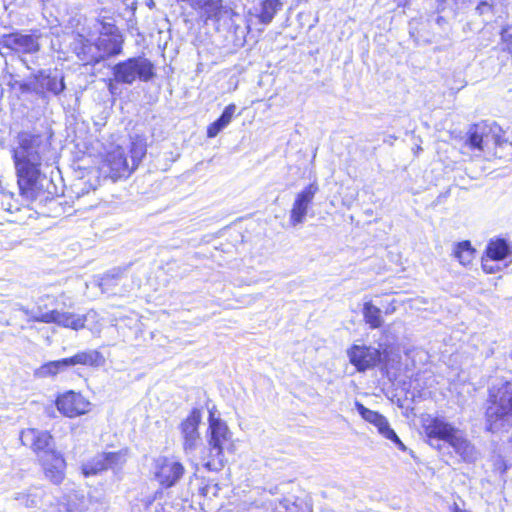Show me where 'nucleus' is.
Returning a JSON list of instances; mask_svg holds the SVG:
<instances>
[{"mask_svg": "<svg viewBox=\"0 0 512 512\" xmlns=\"http://www.w3.org/2000/svg\"><path fill=\"white\" fill-rule=\"evenodd\" d=\"M106 458L104 453L95 455L91 460L87 461L82 465V473L84 476L96 475L102 471L107 470Z\"/></svg>", "mask_w": 512, "mask_h": 512, "instance_id": "nucleus-29", "label": "nucleus"}, {"mask_svg": "<svg viewBox=\"0 0 512 512\" xmlns=\"http://www.w3.org/2000/svg\"><path fill=\"white\" fill-rule=\"evenodd\" d=\"M22 62L26 65V67H27L28 69H30V67L27 65L26 60L22 59Z\"/></svg>", "mask_w": 512, "mask_h": 512, "instance_id": "nucleus-41", "label": "nucleus"}, {"mask_svg": "<svg viewBox=\"0 0 512 512\" xmlns=\"http://www.w3.org/2000/svg\"><path fill=\"white\" fill-rule=\"evenodd\" d=\"M183 465L166 457H159L155 460L154 476L164 488L173 487L183 476Z\"/></svg>", "mask_w": 512, "mask_h": 512, "instance_id": "nucleus-13", "label": "nucleus"}, {"mask_svg": "<svg viewBox=\"0 0 512 512\" xmlns=\"http://www.w3.org/2000/svg\"><path fill=\"white\" fill-rule=\"evenodd\" d=\"M114 34H120L118 28L113 23L103 22L99 31V36H114Z\"/></svg>", "mask_w": 512, "mask_h": 512, "instance_id": "nucleus-35", "label": "nucleus"}, {"mask_svg": "<svg viewBox=\"0 0 512 512\" xmlns=\"http://www.w3.org/2000/svg\"><path fill=\"white\" fill-rule=\"evenodd\" d=\"M488 392L486 428L496 433L512 422V379L493 384Z\"/></svg>", "mask_w": 512, "mask_h": 512, "instance_id": "nucleus-5", "label": "nucleus"}, {"mask_svg": "<svg viewBox=\"0 0 512 512\" xmlns=\"http://www.w3.org/2000/svg\"><path fill=\"white\" fill-rule=\"evenodd\" d=\"M42 32L38 28L14 30L0 36V46L19 55H34L41 50Z\"/></svg>", "mask_w": 512, "mask_h": 512, "instance_id": "nucleus-7", "label": "nucleus"}, {"mask_svg": "<svg viewBox=\"0 0 512 512\" xmlns=\"http://www.w3.org/2000/svg\"><path fill=\"white\" fill-rule=\"evenodd\" d=\"M18 146L13 149L17 182L21 194L29 200L37 197L41 176L42 156L48 151L50 142L41 134L20 132Z\"/></svg>", "mask_w": 512, "mask_h": 512, "instance_id": "nucleus-1", "label": "nucleus"}, {"mask_svg": "<svg viewBox=\"0 0 512 512\" xmlns=\"http://www.w3.org/2000/svg\"><path fill=\"white\" fill-rule=\"evenodd\" d=\"M68 369V364L65 358L55 361H49L41 365L35 370V376L38 378L55 377L59 373Z\"/></svg>", "mask_w": 512, "mask_h": 512, "instance_id": "nucleus-28", "label": "nucleus"}, {"mask_svg": "<svg viewBox=\"0 0 512 512\" xmlns=\"http://www.w3.org/2000/svg\"><path fill=\"white\" fill-rule=\"evenodd\" d=\"M103 168L108 169L109 177L114 181L128 177L135 170L129 163L125 150L120 146L107 153Z\"/></svg>", "mask_w": 512, "mask_h": 512, "instance_id": "nucleus-15", "label": "nucleus"}, {"mask_svg": "<svg viewBox=\"0 0 512 512\" xmlns=\"http://www.w3.org/2000/svg\"><path fill=\"white\" fill-rule=\"evenodd\" d=\"M485 254L491 261H508L511 263L512 242L502 237L492 238L486 246Z\"/></svg>", "mask_w": 512, "mask_h": 512, "instance_id": "nucleus-20", "label": "nucleus"}, {"mask_svg": "<svg viewBox=\"0 0 512 512\" xmlns=\"http://www.w3.org/2000/svg\"><path fill=\"white\" fill-rule=\"evenodd\" d=\"M126 269L122 268H113L109 271H107L101 278L99 282V286L102 290V292L105 293H112V294H124L127 292H130L134 288L140 287V281L137 283H132V285H126V283H123L122 289L117 290L116 287L119 285L120 282H122L126 277L124 276Z\"/></svg>", "mask_w": 512, "mask_h": 512, "instance_id": "nucleus-17", "label": "nucleus"}, {"mask_svg": "<svg viewBox=\"0 0 512 512\" xmlns=\"http://www.w3.org/2000/svg\"><path fill=\"white\" fill-rule=\"evenodd\" d=\"M489 261V259L482 260V269L488 274H493L498 270V268L491 264Z\"/></svg>", "mask_w": 512, "mask_h": 512, "instance_id": "nucleus-38", "label": "nucleus"}, {"mask_svg": "<svg viewBox=\"0 0 512 512\" xmlns=\"http://www.w3.org/2000/svg\"><path fill=\"white\" fill-rule=\"evenodd\" d=\"M224 126L220 124L217 120L211 123L207 128V137L214 138L216 137L222 130Z\"/></svg>", "mask_w": 512, "mask_h": 512, "instance_id": "nucleus-36", "label": "nucleus"}, {"mask_svg": "<svg viewBox=\"0 0 512 512\" xmlns=\"http://www.w3.org/2000/svg\"><path fill=\"white\" fill-rule=\"evenodd\" d=\"M363 316L365 322L370 326L372 329L379 328L382 323L383 319L381 316V310L372 304V302H366L363 306Z\"/></svg>", "mask_w": 512, "mask_h": 512, "instance_id": "nucleus-31", "label": "nucleus"}, {"mask_svg": "<svg viewBox=\"0 0 512 512\" xmlns=\"http://www.w3.org/2000/svg\"><path fill=\"white\" fill-rule=\"evenodd\" d=\"M425 433L429 439L430 445L434 446L433 441L443 440L450 442L452 437L458 431L456 427L448 423L444 418L434 417L424 426Z\"/></svg>", "mask_w": 512, "mask_h": 512, "instance_id": "nucleus-18", "label": "nucleus"}, {"mask_svg": "<svg viewBox=\"0 0 512 512\" xmlns=\"http://www.w3.org/2000/svg\"><path fill=\"white\" fill-rule=\"evenodd\" d=\"M34 91L44 97L46 93L60 95L66 88L64 75L57 69H40L32 74Z\"/></svg>", "mask_w": 512, "mask_h": 512, "instance_id": "nucleus-9", "label": "nucleus"}, {"mask_svg": "<svg viewBox=\"0 0 512 512\" xmlns=\"http://www.w3.org/2000/svg\"><path fill=\"white\" fill-rule=\"evenodd\" d=\"M201 419V411L197 408H194L180 424V431L183 438V448L186 453L195 451L198 446L200 440L198 427L201 423Z\"/></svg>", "mask_w": 512, "mask_h": 512, "instance_id": "nucleus-16", "label": "nucleus"}, {"mask_svg": "<svg viewBox=\"0 0 512 512\" xmlns=\"http://www.w3.org/2000/svg\"><path fill=\"white\" fill-rule=\"evenodd\" d=\"M64 502L59 504L58 512H86L89 501L83 493L73 491L65 496Z\"/></svg>", "mask_w": 512, "mask_h": 512, "instance_id": "nucleus-24", "label": "nucleus"}, {"mask_svg": "<svg viewBox=\"0 0 512 512\" xmlns=\"http://www.w3.org/2000/svg\"><path fill=\"white\" fill-rule=\"evenodd\" d=\"M285 0H262L260 2V9L257 13L259 22L263 25H268L272 22L275 15L282 10Z\"/></svg>", "mask_w": 512, "mask_h": 512, "instance_id": "nucleus-25", "label": "nucleus"}, {"mask_svg": "<svg viewBox=\"0 0 512 512\" xmlns=\"http://www.w3.org/2000/svg\"><path fill=\"white\" fill-rule=\"evenodd\" d=\"M236 109H237V107L235 104H229L228 106L225 107L224 111L222 112L220 117L217 119V121L220 122V124L223 125L224 128H226L229 125V123L231 122Z\"/></svg>", "mask_w": 512, "mask_h": 512, "instance_id": "nucleus-34", "label": "nucleus"}, {"mask_svg": "<svg viewBox=\"0 0 512 512\" xmlns=\"http://www.w3.org/2000/svg\"><path fill=\"white\" fill-rule=\"evenodd\" d=\"M208 434H207V454L203 458L204 467L213 472L223 469L227 460L225 450L232 446V432L225 421L216 417V407L208 409Z\"/></svg>", "mask_w": 512, "mask_h": 512, "instance_id": "nucleus-4", "label": "nucleus"}, {"mask_svg": "<svg viewBox=\"0 0 512 512\" xmlns=\"http://www.w3.org/2000/svg\"><path fill=\"white\" fill-rule=\"evenodd\" d=\"M112 72L116 82L129 85L137 78L148 82L155 76L153 63L142 56L131 57L117 63Z\"/></svg>", "mask_w": 512, "mask_h": 512, "instance_id": "nucleus-6", "label": "nucleus"}, {"mask_svg": "<svg viewBox=\"0 0 512 512\" xmlns=\"http://www.w3.org/2000/svg\"><path fill=\"white\" fill-rule=\"evenodd\" d=\"M506 147L512 148V142L504 137L502 128L495 122L483 121L470 126L462 146V152H471L475 157L486 159L502 158L503 155L499 150Z\"/></svg>", "mask_w": 512, "mask_h": 512, "instance_id": "nucleus-3", "label": "nucleus"}, {"mask_svg": "<svg viewBox=\"0 0 512 512\" xmlns=\"http://www.w3.org/2000/svg\"><path fill=\"white\" fill-rule=\"evenodd\" d=\"M65 359L67 361L68 368L75 365L99 367L105 363L103 355L97 350L80 351Z\"/></svg>", "mask_w": 512, "mask_h": 512, "instance_id": "nucleus-23", "label": "nucleus"}, {"mask_svg": "<svg viewBox=\"0 0 512 512\" xmlns=\"http://www.w3.org/2000/svg\"><path fill=\"white\" fill-rule=\"evenodd\" d=\"M380 349L364 344H354L347 350L350 363L358 372H365L376 367L382 361Z\"/></svg>", "mask_w": 512, "mask_h": 512, "instance_id": "nucleus-10", "label": "nucleus"}, {"mask_svg": "<svg viewBox=\"0 0 512 512\" xmlns=\"http://www.w3.org/2000/svg\"><path fill=\"white\" fill-rule=\"evenodd\" d=\"M20 441L36 454L39 461L56 451L53 438L47 431L36 428L24 429L20 433Z\"/></svg>", "mask_w": 512, "mask_h": 512, "instance_id": "nucleus-8", "label": "nucleus"}, {"mask_svg": "<svg viewBox=\"0 0 512 512\" xmlns=\"http://www.w3.org/2000/svg\"><path fill=\"white\" fill-rule=\"evenodd\" d=\"M74 52L84 64H98L101 62V54L98 53L96 42L80 36L74 45Z\"/></svg>", "mask_w": 512, "mask_h": 512, "instance_id": "nucleus-22", "label": "nucleus"}, {"mask_svg": "<svg viewBox=\"0 0 512 512\" xmlns=\"http://www.w3.org/2000/svg\"><path fill=\"white\" fill-rule=\"evenodd\" d=\"M476 11L480 14V15H483V14H486V13H489L492 11V5L489 4L488 2L486 1H482L478 4V6L476 7Z\"/></svg>", "mask_w": 512, "mask_h": 512, "instance_id": "nucleus-37", "label": "nucleus"}, {"mask_svg": "<svg viewBox=\"0 0 512 512\" xmlns=\"http://www.w3.org/2000/svg\"><path fill=\"white\" fill-rule=\"evenodd\" d=\"M222 0H211L204 8L200 10V13L207 20L218 21L221 17L223 10Z\"/></svg>", "mask_w": 512, "mask_h": 512, "instance_id": "nucleus-32", "label": "nucleus"}, {"mask_svg": "<svg viewBox=\"0 0 512 512\" xmlns=\"http://www.w3.org/2000/svg\"><path fill=\"white\" fill-rule=\"evenodd\" d=\"M95 42L98 53L101 54V61L119 55L122 52L123 38L121 34L99 36Z\"/></svg>", "mask_w": 512, "mask_h": 512, "instance_id": "nucleus-21", "label": "nucleus"}, {"mask_svg": "<svg viewBox=\"0 0 512 512\" xmlns=\"http://www.w3.org/2000/svg\"><path fill=\"white\" fill-rule=\"evenodd\" d=\"M475 253L476 250L468 240L457 242L453 246V256L463 266H467L472 263L475 258Z\"/></svg>", "mask_w": 512, "mask_h": 512, "instance_id": "nucleus-27", "label": "nucleus"}, {"mask_svg": "<svg viewBox=\"0 0 512 512\" xmlns=\"http://www.w3.org/2000/svg\"><path fill=\"white\" fill-rule=\"evenodd\" d=\"M106 458L107 470L111 469L114 472L119 471L127 461L128 450L121 449L115 452H103Z\"/></svg>", "mask_w": 512, "mask_h": 512, "instance_id": "nucleus-30", "label": "nucleus"}, {"mask_svg": "<svg viewBox=\"0 0 512 512\" xmlns=\"http://www.w3.org/2000/svg\"><path fill=\"white\" fill-rule=\"evenodd\" d=\"M355 408L360 416L368 423L374 425L379 434L384 438L391 440L400 450L405 451L406 446L397 436L395 431L390 427L388 420L385 416L377 411L366 408L361 402L355 401Z\"/></svg>", "mask_w": 512, "mask_h": 512, "instance_id": "nucleus-12", "label": "nucleus"}, {"mask_svg": "<svg viewBox=\"0 0 512 512\" xmlns=\"http://www.w3.org/2000/svg\"><path fill=\"white\" fill-rule=\"evenodd\" d=\"M72 306L71 298L62 292L57 295L44 294L37 298L32 308L20 306L19 310L28 317L29 321L56 324L63 328L78 331L85 328L89 313L77 314L64 311L65 308H71Z\"/></svg>", "mask_w": 512, "mask_h": 512, "instance_id": "nucleus-2", "label": "nucleus"}, {"mask_svg": "<svg viewBox=\"0 0 512 512\" xmlns=\"http://www.w3.org/2000/svg\"><path fill=\"white\" fill-rule=\"evenodd\" d=\"M91 403L80 393L67 391L56 399L57 409L66 417L74 418L89 412Z\"/></svg>", "mask_w": 512, "mask_h": 512, "instance_id": "nucleus-14", "label": "nucleus"}, {"mask_svg": "<svg viewBox=\"0 0 512 512\" xmlns=\"http://www.w3.org/2000/svg\"><path fill=\"white\" fill-rule=\"evenodd\" d=\"M318 191V184L313 182L305 186L295 195L289 216V222L292 226H298L305 221L308 210Z\"/></svg>", "mask_w": 512, "mask_h": 512, "instance_id": "nucleus-11", "label": "nucleus"}, {"mask_svg": "<svg viewBox=\"0 0 512 512\" xmlns=\"http://www.w3.org/2000/svg\"><path fill=\"white\" fill-rule=\"evenodd\" d=\"M449 444L464 461H472L474 459V447L462 436L459 430L452 437Z\"/></svg>", "mask_w": 512, "mask_h": 512, "instance_id": "nucleus-26", "label": "nucleus"}, {"mask_svg": "<svg viewBox=\"0 0 512 512\" xmlns=\"http://www.w3.org/2000/svg\"><path fill=\"white\" fill-rule=\"evenodd\" d=\"M109 90H110V92H111V93H113L114 86H113V84H111V83L109 84Z\"/></svg>", "mask_w": 512, "mask_h": 512, "instance_id": "nucleus-40", "label": "nucleus"}, {"mask_svg": "<svg viewBox=\"0 0 512 512\" xmlns=\"http://www.w3.org/2000/svg\"><path fill=\"white\" fill-rule=\"evenodd\" d=\"M146 155V145L142 141H133L130 148L131 164L137 168L142 158Z\"/></svg>", "mask_w": 512, "mask_h": 512, "instance_id": "nucleus-33", "label": "nucleus"}, {"mask_svg": "<svg viewBox=\"0 0 512 512\" xmlns=\"http://www.w3.org/2000/svg\"><path fill=\"white\" fill-rule=\"evenodd\" d=\"M40 463L46 478L56 485L62 483L65 478L66 462L60 452L51 453L47 458L40 460Z\"/></svg>", "mask_w": 512, "mask_h": 512, "instance_id": "nucleus-19", "label": "nucleus"}, {"mask_svg": "<svg viewBox=\"0 0 512 512\" xmlns=\"http://www.w3.org/2000/svg\"><path fill=\"white\" fill-rule=\"evenodd\" d=\"M398 7H405L409 0H394Z\"/></svg>", "mask_w": 512, "mask_h": 512, "instance_id": "nucleus-39", "label": "nucleus"}]
</instances>
